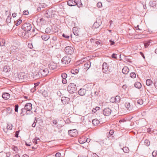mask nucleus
<instances>
[{"label":"nucleus","mask_w":157,"mask_h":157,"mask_svg":"<svg viewBox=\"0 0 157 157\" xmlns=\"http://www.w3.org/2000/svg\"><path fill=\"white\" fill-rule=\"evenodd\" d=\"M25 113L26 115H30L33 113L32 112H30V111H25Z\"/></svg>","instance_id":"603ef678"},{"label":"nucleus","mask_w":157,"mask_h":157,"mask_svg":"<svg viewBox=\"0 0 157 157\" xmlns=\"http://www.w3.org/2000/svg\"><path fill=\"white\" fill-rule=\"evenodd\" d=\"M97 6L98 8H100L102 6V4L101 2H99L97 4Z\"/></svg>","instance_id":"a19ab883"},{"label":"nucleus","mask_w":157,"mask_h":157,"mask_svg":"<svg viewBox=\"0 0 157 157\" xmlns=\"http://www.w3.org/2000/svg\"><path fill=\"white\" fill-rule=\"evenodd\" d=\"M92 124L94 126H97L99 123V121L97 119H94L92 120Z\"/></svg>","instance_id":"412c9836"},{"label":"nucleus","mask_w":157,"mask_h":157,"mask_svg":"<svg viewBox=\"0 0 157 157\" xmlns=\"http://www.w3.org/2000/svg\"><path fill=\"white\" fill-rule=\"evenodd\" d=\"M78 6V7H80L82 5V3L81 2V1H80V2H78V5H77Z\"/></svg>","instance_id":"0e129e2a"},{"label":"nucleus","mask_w":157,"mask_h":157,"mask_svg":"<svg viewBox=\"0 0 157 157\" xmlns=\"http://www.w3.org/2000/svg\"><path fill=\"white\" fill-rule=\"evenodd\" d=\"M3 71L5 72H7L8 71H10V68H9L7 66H5L3 68Z\"/></svg>","instance_id":"7c9ffc66"},{"label":"nucleus","mask_w":157,"mask_h":157,"mask_svg":"<svg viewBox=\"0 0 157 157\" xmlns=\"http://www.w3.org/2000/svg\"><path fill=\"white\" fill-rule=\"evenodd\" d=\"M110 101L112 103L115 102V97H112L110 99Z\"/></svg>","instance_id":"8fccbe9b"},{"label":"nucleus","mask_w":157,"mask_h":157,"mask_svg":"<svg viewBox=\"0 0 157 157\" xmlns=\"http://www.w3.org/2000/svg\"><path fill=\"white\" fill-rule=\"evenodd\" d=\"M33 143L35 144H38V142L37 141V140H36V138L33 140Z\"/></svg>","instance_id":"3c124183"},{"label":"nucleus","mask_w":157,"mask_h":157,"mask_svg":"<svg viewBox=\"0 0 157 157\" xmlns=\"http://www.w3.org/2000/svg\"><path fill=\"white\" fill-rule=\"evenodd\" d=\"M56 64L54 63H51L49 65V68L51 69L54 70L56 67Z\"/></svg>","instance_id":"dca6fc26"},{"label":"nucleus","mask_w":157,"mask_h":157,"mask_svg":"<svg viewBox=\"0 0 157 157\" xmlns=\"http://www.w3.org/2000/svg\"><path fill=\"white\" fill-rule=\"evenodd\" d=\"M13 126L12 124H8L7 126V129L11 130Z\"/></svg>","instance_id":"e433bc0d"},{"label":"nucleus","mask_w":157,"mask_h":157,"mask_svg":"<svg viewBox=\"0 0 157 157\" xmlns=\"http://www.w3.org/2000/svg\"><path fill=\"white\" fill-rule=\"evenodd\" d=\"M101 41L100 40H96L95 42V44H97V45L101 44Z\"/></svg>","instance_id":"37998d69"},{"label":"nucleus","mask_w":157,"mask_h":157,"mask_svg":"<svg viewBox=\"0 0 157 157\" xmlns=\"http://www.w3.org/2000/svg\"><path fill=\"white\" fill-rule=\"evenodd\" d=\"M102 70L103 72L105 73H107L110 71L106 63H104L102 65Z\"/></svg>","instance_id":"6e6552de"},{"label":"nucleus","mask_w":157,"mask_h":157,"mask_svg":"<svg viewBox=\"0 0 157 157\" xmlns=\"http://www.w3.org/2000/svg\"><path fill=\"white\" fill-rule=\"evenodd\" d=\"M115 103H118L119 102L120 100V97L119 96H117L115 97Z\"/></svg>","instance_id":"bb28decb"},{"label":"nucleus","mask_w":157,"mask_h":157,"mask_svg":"<svg viewBox=\"0 0 157 157\" xmlns=\"http://www.w3.org/2000/svg\"><path fill=\"white\" fill-rule=\"evenodd\" d=\"M134 86L135 87L139 89L141 88L142 86L140 82H136L134 84Z\"/></svg>","instance_id":"5701e85b"},{"label":"nucleus","mask_w":157,"mask_h":157,"mask_svg":"<svg viewBox=\"0 0 157 157\" xmlns=\"http://www.w3.org/2000/svg\"><path fill=\"white\" fill-rule=\"evenodd\" d=\"M34 78L36 79H38L41 77L42 76H41V74H40V71H39V72L36 74L34 75Z\"/></svg>","instance_id":"4be33fe9"},{"label":"nucleus","mask_w":157,"mask_h":157,"mask_svg":"<svg viewBox=\"0 0 157 157\" xmlns=\"http://www.w3.org/2000/svg\"><path fill=\"white\" fill-rule=\"evenodd\" d=\"M32 109V104L30 103H26L23 108L21 109V113L25 112L26 110L27 111H31Z\"/></svg>","instance_id":"7ed1b4c3"},{"label":"nucleus","mask_w":157,"mask_h":157,"mask_svg":"<svg viewBox=\"0 0 157 157\" xmlns=\"http://www.w3.org/2000/svg\"><path fill=\"white\" fill-rule=\"evenodd\" d=\"M61 76L63 79H66L67 77V75L65 73H63L62 74Z\"/></svg>","instance_id":"4c0bfd02"},{"label":"nucleus","mask_w":157,"mask_h":157,"mask_svg":"<svg viewBox=\"0 0 157 157\" xmlns=\"http://www.w3.org/2000/svg\"><path fill=\"white\" fill-rule=\"evenodd\" d=\"M18 105H16L15 106V111L16 112H18Z\"/></svg>","instance_id":"c03bdc74"},{"label":"nucleus","mask_w":157,"mask_h":157,"mask_svg":"<svg viewBox=\"0 0 157 157\" xmlns=\"http://www.w3.org/2000/svg\"><path fill=\"white\" fill-rule=\"evenodd\" d=\"M52 10L51 9H49L45 11L44 14L45 16L47 18H50L52 17Z\"/></svg>","instance_id":"9b49d317"},{"label":"nucleus","mask_w":157,"mask_h":157,"mask_svg":"<svg viewBox=\"0 0 157 157\" xmlns=\"http://www.w3.org/2000/svg\"><path fill=\"white\" fill-rule=\"evenodd\" d=\"M124 106L127 110L129 111H131L132 110L133 106L132 105L130 104L129 102H126Z\"/></svg>","instance_id":"f8f14e48"},{"label":"nucleus","mask_w":157,"mask_h":157,"mask_svg":"<svg viewBox=\"0 0 157 157\" xmlns=\"http://www.w3.org/2000/svg\"><path fill=\"white\" fill-rule=\"evenodd\" d=\"M76 89V85L74 83H70L67 87V90L70 93H74Z\"/></svg>","instance_id":"f257e3e1"},{"label":"nucleus","mask_w":157,"mask_h":157,"mask_svg":"<svg viewBox=\"0 0 157 157\" xmlns=\"http://www.w3.org/2000/svg\"><path fill=\"white\" fill-rule=\"evenodd\" d=\"M7 112L9 113H11L12 112V109L10 107L7 108Z\"/></svg>","instance_id":"a18cd8bd"},{"label":"nucleus","mask_w":157,"mask_h":157,"mask_svg":"<svg viewBox=\"0 0 157 157\" xmlns=\"http://www.w3.org/2000/svg\"><path fill=\"white\" fill-rule=\"evenodd\" d=\"M23 13L24 15H27L29 14V12L28 10H24Z\"/></svg>","instance_id":"5fc2aeb1"},{"label":"nucleus","mask_w":157,"mask_h":157,"mask_svg":"<svg viewBox=\"0 0 157 157\" xmlns=\"http://www.w3.org/2000/svg\"><path fill=\"white\" fill-rule=\"evenodd\" d=\"M61 156V154L59 152H57L55 155L56 157H60Z\"/></svg>","instance_id":"09e8293b"},{"label":"nucleus","mask_w":157,"mask_h":157,"mask_svg":"<svg viewBox=\"0 0 157 157\" xmlns=\"http://www.w3.org/2000/svg\"><path fill=\"white\" fill-rule=\"evenodd\" d=\"M22 22V21L21 20H19L17 22H16V23L15 24V25L16 26H18Z\"/></svg>","instance_id":"de8ad7c7"},{"label":"nucleus","mask_w":157,"mask_h":157,"mask_svg":"<svg viewBox=\"0 0 157 157\" xmlns=\"http://www.w3.org/2000/svg\"><path fill=\"white\" fill-rule=\"evenodd\" d=\"M61 101L63 104H66L68 103L70 99L68 98L63 97L62 98Z\"/></svg>","instance_id":"ddd939ff"},{"label":"nucleus","mask_w":157,"mask_h":157,"mask_svg":"<svg viewBox=\"0 0 157 157\" xmlns=\"http://www.w3.org/2000/svg\"><path fill=\"white\" fill-rule=\"evenodd\" d=\"M144 143L147 146H149L150 145V142L148 140H145Z\"/></svg>","instance_id":"c9c22d12"},{"label":"nucleus","mask_w":157,"mask_h":157,"mask_svg":"<svg viewBox=\"0 0 157 157\" xmlns=\"http://www.w3.org/2000/svg\"><path fill=\"white\" fill-rule=\"evenodd\" d=\"M42 94L44 97L46 98L48 96V92L47 91L44 90L42 91Z\"/></svg>","instance_id":"c85d7f7f"},{"label":"nucleus","mask_w":157,"mask_h":157,"mask_svg":"<svg viewBox=\"0 0 157 157\" xmlns=\"http://www.w3.org/2000/svg\"><path fill=\"white\" fill-rule=\"evenodd\" d=\"M5 40L4 39H0V46H4L5 44Z\"/></svg>","instance_id":"b1692460"},{"label":"nucleus","mask_w":157,"mask_h":157,"mask_svg":"<svg viewBox=\"0 0 157 157\" xmlns=\"http://www.w3.org/2000/svg\"><path fill=\"white\" fill-rule=\"evenodd\" d=\"M85 137H83L82 138H80V139L79 140V143L81 144H81V141H84V138Z\"/></svg>","instance_id":"4d7b16f0"},{"label":"nucleus","mask_w":157,"mask_h":157,"mask_svg":"<svg viewBox=\"0 0 157 157\" xmlns=\"http://www.w3.org/2000/svg\"><path fill=\"white\" fill-rule=\"evenodd\" d=\"M152 81L150 79H148L146 81V84L149 86L151 85L152 84Z\"/></svg>","instance_id":"393cba45"},{"label":"nucleus","mask_w":157,"mask_h":157,"mask_svg":"<svg viewBox=\"0 0 157 157\" xmlns=\"http://www.w3.org/2000/svg\"><path fill=\"white\" fill-rule=\"evenodd\" d=\"M151 43L150 41H148L144 43L145 48H147L149 46Z\"/></svg>","instance_id":"2f4dec72"},{"label":"nucleus","mask_w":157,"mask_h":157,"mask_svg":"<svg viewBox=\"0 0 157 157\" xmlns=\"http://www.w3.org/2000/svg\"><path fill=\"white\" fill-rule=\"evenodd\" d=\"M100 25L98 24L97 22H95L94 25V27H95V28H98Z\"/></svg>","instance_id":"ea45409f"},{"label":"nucleus","mask_w":157,"mask_h":157,"mask_svg":"<svg viewBox=\"0 0 157 157\" xmlns=\"http://www.w3.org/2000/svg\"><path fill=\"white\" fill-rule=\"evenodd\" d=\"M31 28V25L29 23H25L21 26V29L26 32L30 31Z\"/></svg>","instance_id":"f03ea898"},{"label":"nucleus","mask_w":157,"mask_h":157,"mask_svg":"<svg viewBox=\"0 0 157 157\" xmlns=\"http://www.w3.org/2000/svg\"><path fill=\"white\" fill-rule=\"evenodd\" d=\"M71 72L73 74H75L78 72V70L77 69H75V70H72L71 71Z\"/></svg>","instance_id":"72a5a7b5"},{"label":"nucleus","mask_w":157,"mask_h":157,"mask_svg":"<svg viewBox=\"0 0 157 157\" xmlns=\"http://www.w3.org/2000/svg\"><path fill=\"white\" fill-rule=\"evenodd\" d=\"M123 150L124 152L125 153H128L129 151V149L127 147H125L123 148Z\"/></svg>","instance_id":"473e14b6"},{"label":"nucleus","mask_w":157,"mask_h":157,"mask_svg":"<svg viewBox=\"0 0 157 157\" xmlns=\"http://www.w3.org/2000/svg\"><path fill=\"white\" fill-rule=\"evenodd\" d=\"M81 0H75L73 1L71 0H69L67 1V5L70 6H73L78 5V2H80Z\"/></svg>","instance_id":"423d86ee"},{"label":"nucleus","mask_w":157,"mask_h":157,"mask_svg":"<svg viewBox=\"0 0 157 157\" xmlns=\"http://www.w3.org/2000/svg\"><path fill=\"white\" fill-rule=\"evenodd\" d=\"M62 82L63 84H66L67 82V81L66 79H63L62 80Z\"/></svg>","instance_id":"680f3d73"},{"label":"nucleus","mask_w":157,"mask_h":157,"mask_svg":"<svg viewBox=\"0 0 157 157\" xmlns=\"http://www.w3.org/2000/svg\"><path fill=\"white\" fill-rule=\"evenodd\" d=\"M39 71L41 76L43 77L46 76L49 72L48 69L45 68L44 69L40 68Z\"/></svg>","instance_id":"0eeeda50"},{"label":"nucleus","mask_w":157,"mask_h":157,"mask_svg":"<svg viewBox=\"0 0 157 157\" xmlns=\"http://www.w3.org/2000/svg\"><path fill=\"white\" fill-rule=\"evenodd\" d=\"M129 71V69L127 67H124L122 70V73L125 74H127Z\"/></svg>","instance_id":"a211bd4d"},{"label":"nucleus","mask_w":157,"mask_h":157,"mask_svg":"<svg viewBox=\"0 0 157 157\" xmlns=\"http://www.w3.org/2000/svg\"><path fill=\"white\" fill-rule=\"evenodd\" d=\"M157 154V152L156 151H154L152 152V154L153 156L155 157L156 156Z\"/></svg>","instance_id":"49530a36"},{"label":"nucleus","mask_w":157,"mask_h":157,"mask_svg":"<svg viewBox=\"0 0 157 157\" xmlns=\"http://www.w3.org/2000/svg\"><path fill=\"white\" fill-rule=\"evenodd\" d=\"M84 139V141H81V144H83L86 142H89L90 140V139L87 138L86 137H85Z\"/></svg>","instance_id":"cd10ccee"},{"label":"nucleus","mask_w":157,"mask_h":157,"mask_svg":"<svg viewBox=\"0 0 157 157\" xmlns=\"http://www.w3.org/2000/svg\"><path fill=\"white\" fill-rule=\"evenodd\" d=\"M63 36L67 39H68L69 37V36L68 35H67L64 34H63Z\"/></svg>","instance_id":"13d9d810"},{"label":"nucleus","mask_w":157,"mask_h":157,"mask_svg":"<svg viewBox=\"0 0 157 157\" xmlns=\"http://www.w3.org/2000/svg\"><path fill=\"white\" fill-rule=\"evenodd\" d=\"M18 78L19 79H25L26 76L25 75V73L23 72H21L18 75Z\"/></svg>","instance_id":"2eb2a0df"},{"label":"nucleus","mask_w":157,"mask_h":157,"mask_svg":"<svg viewBox=\"0 0 157 157\" xmlns=\"http://www.w3.org/2000/svg\"><path fill=\"white\" fill-rule=\"evenodd\" d=\"M36 118L35 117V120L34 121V123L32 125V126L33 127H35L36 125V123L37 121V119H36Z\"/></svg>","instance_id":"79ce46f5"},{"label":"nucleus","mask_w":157,"mask_h":157,"mask_svg":"<svg viewBox=\"0 0 157 157\" xmlns=\"http://www.w3.org/2000/svg\"><path fill=\"white\" fill-rule=\"evenodd\" d=\"M138 103L140 105H142L143 104V101L142 100H138Z\"/></svg>","instance_id":"052dcab7"},{"label":"nucleus","mask_w":157,"mask_h":157,"mask_svg":"<svg viewBox=\"0 0 157 157\" xmlns=\"http://www.w3.org/2000/svg\"><path fill=\"white\" fill-rule=\"evenodd\" d=\"M86 92V90L84 89H81L78 91V93L79 95L82 96L85 95Z\"/></svg>","instance_id":"4468645a"},{"label":"nucleus","mask_w":157,"mask_h":157,"mask_svg":"<svg viewBox=\"0 0 157 157\" xmlns=\"http://www.w3.org/2000/svg\"><path fill=\"white\" fill-rule=\"evenodd\" d=\"M28 46V47L31 49L33 48V45L32 43H29Z\"/></svg>","instance_id":"864d4df0"},{"label":"nucleus","mask_w":157,"mask_h":157,"mask_svg":"<svg viewBox=\"0 0 157 157\" xmlns=\"http://www.w3.org/2000/svg\"><path fill=\"white\" fill-rule=\"evenodd\" d=\"M39 84V83H35L34 84V85H35L34 88H35V90H36V89L37 87L38 86V85Z\"/></svg>","instance_id":"338daca9"},{"label":"nucleus","mask_w":157,"mask_h":157,"mask_svg":"<svg viewBox=\"0 0 157 157\" xmlns=\"http://www.w3.org/2000/svg\"><path fill=\"white\" fill-rule=\"evenodd\" d=\"M52 40L54 41H56L57 40V38L56 36H53L52 38Z\"/></svg>","instance_id":"774afa93"},{"label":"nucleus","mask_w":157,"mask_h":157,"mask_svg":"<svg viewBox=\"0 0 157 157\" xmlns=\"http://www.w3.org/2000/svg\"><path fill=\"white\" fill-rule=\"evenodd\" d=\"M68 134L72 137H75L78 134V132L76 129L70 130L68 131Z\"/></svg>","instance_id":"1a4fd4ad"},{"label":"nucleus","mask_w":157,"mask_h":157,"mask_svg":"<svg viewBox=\"0 0 157 157\" xmlns=\"http://www.w3.org/2000/svg\"><path fill=\"white\" fill-rule=\"evenodd\" d=\"M71 61V59L68 56L64 57L62 59V63L63 64L67 65Z\"/></svg>","instance_id":"20e7f679"},{"label":"nucleus","mask_w":157,"mask_h":157,"mask_svg":"<svg viewBox=\"0 0 157 157\" xmlns=\"http://www.w3.org/2000/svg\"><path fill=\"white\" fill-rule=\"evenodd\" d=\"M65 52L67 54L71 55L74 52L73 48L70 46H68L65 48Z\"/></svg>","instance_id":"39448f33"},{"label":"nucleus","mask_w":157,"mask_h":157,"mask_svg":"<svg viewBox=\"0 0 157 157\" xmlns=\"http://www.w3.org/2000/svg\"><path fill=\"white\" fill-rule=\"evenodd\" d=\"M154 84L155 87L157 89V79L154 82Z\"/></svg>","instance_id":"69168bd1"},{"label":"nucleus","mask_w":157,"mask_h":157,"mask_svg":"<svg viewBox=\"0 0 157 157\" xmlns=\"http://www.w3.org/2000/svg\"><path fill=\"white\" fill-rule=\"evenodd\" d=\"M116 55H117L116 54L114 53H113L112 55V57L113 58H114V59H117V57H116Z\"/></svg>","instance_id":"e2e57ef3"},{"label":"nucleus","mask_w":157,"mask_h":157,"mask_svg":"<svg viewBox=\"0 0 157 157\" xmlns=\"http://www.w3.org/2000/svg\"><path fill=\"white\" fill-rule=\"evenodd\" d=\"M112 110L109 108H105L103 112V113L105 116H109L111 113Z\"/></svg>","instance_id":"9d476101"},{"label":"nucleus","mask_w":157,"mask_h":157,"mask_svg":"<svg viewBox=\"0 0 157 157\" xmlns=\"http://www.w3.org/2000/svg\"><path fill=\"white\" fill-rule=\"evenodd\" d=\"M42 39L44 41L47 40L50 38V36H48L46 35L45 34H44L41 36Z\"/></svg>","instance_id":"aec40b11"},{"label":"nucleus","mask_w":157,"mask_h":157,"mask_svg":"<svg viewBox=\"0 0 157 157\" xmlns=\"http://www.w3.org/2000/svg\"><path fill=\"white\" fill-rule=\"evenodd\" d=\"M90 66V62H86V63L84 64V67L85 69L87 68L88 69Z\"/></svg>","instance_id":"a878e982"},{"label":"nucleus","mask_w":157,"mask_h":157,"mask_svg":"<svg viewBox=\"0 0 157 157\" xmlns=\"http://www.w3.org/2000/svg\"><path fill=\"white\" fill-rule=\"evenodd\" d=\"M52 123L54 125L57 124V121L56 120H54L52 121Z\"/></svg>","instance_id":"bf43d9fd"},{"label":"nucleus","mask_w":157,"mask_h":157,"mask_svg":"<svg viewBox=\"0 0 157 157\" xmlns=\"http://www.w3.org/2000/svg\"><path fill=\"white\" fill-rule=\"evenodd\" d=\"M114 133V131L113 130H111L109 132V134L110 135H112Z\"/></svg>","instance_id":"6e6d98bb"},{"label":"nucleus","mask_w":157,"mask_h":157,"mask_svg":"<svg viewBox=\"0 0 157 157\" xmlns=\"http://www.w3.org/2000/svg\"><path fill=\"white\" fill-rule=\"evenodd\" d=\"M45 32L46 33H50L51 32L50 28L49 27L45 29Z\"/></svg>","instance_id":"58836bf2"},{"label":"nucleus","mask_w":157,"mask_h":157,"mask_svg":"<svg viewBox=\"0 0 157 157\" xmlns=\"http://www.w3.org/2000/svg\"><path fill=\"white\" fill-rule=\"evenodd\" d=\"M130 76L132 78H135L136 77V74L134 72H131L130 74Z\"/></svg>","instance_id":"f704fd0d"},{"label":"nucleus","mask_w":157,"mask_h":157,"mask_svg":"<svg viewBox=\"0 0 157 157\" xmlns=\"http://www.w3.org/2000/svg\"><path fill=\"white\" fill-rule=\"evenodd\" d=\"M12 149L16 152V153H18V151H19V149L18 148V147L16 146H13L12 147Z\"/></svg>","instance_id":"c756f323"},{"label":"nucleus","mask_w":157,"mask_h":157,"mask_svg":"<svg viewBox=\"0 0 157 157\" xmlns=\"http://www.w3.org/2000/svg\"><path fill=\"white\" fill-rule=\"evenodd\" d=\"M3 98L5 99H8L10 97V95L7 93L3 94L2 95Z\"/></svg>","instance_id":"6ab92c4d"},{"label":"nucleus","mask_w":157,"mask_h":157,"mask_svg":"<svg viewBox=\"0 0 157 157\" xmlns=\"http://www.w3.org/2000/svg\"><path fill=\"white\" fill-rule=\"evenodd\" d=\"M73 32L75 35L78 36L79 35V31L76 27H74L73 28Z\"/></svg>","instance_id":"f3484780"}]
</instances>
